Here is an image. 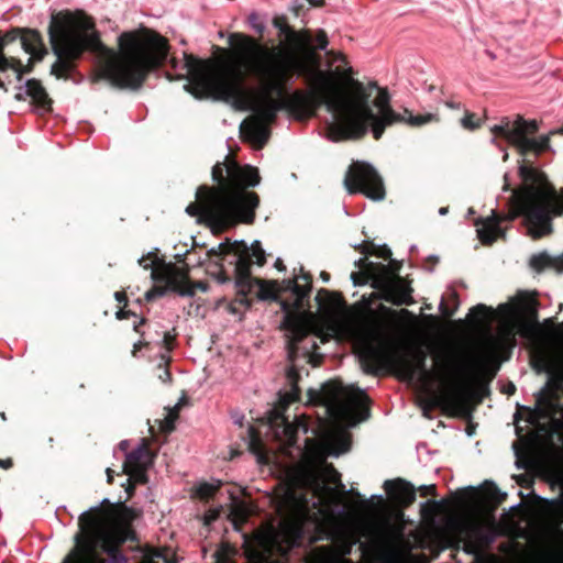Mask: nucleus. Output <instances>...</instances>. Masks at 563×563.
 <instances>
[{
	"label": "nucleus",
	"instance_id": "1",
	"mask_svg": "<svg viewBox=\"0 0 563 563\" xmlns=\"http://www.w3.org/2000/svg\"><path fill=\"white\" fill-rule=\"evenodd\" d=\"M273 24L288 42L283 57L250 36L236 33L229 37L238 65L257 84L251 99L253 117L240 126L252 143L262 147L268 141L269 124L282 110L303 120L324 106L333 117L328 125V137L333 142L358 140L369 129L379 140L387 126L404 120L391 109L386 89L351 77L352 68H344V55L334 54L336 67L321 70L309 48L308 33L295 32L284 18H275Z\"/></svg>",
	"mask_w": 563,
	"mask_h": 563
},
{
	"label": "nucleus",
	"instance_id": "2",
	"mask_svg": "<svg viewBox=\"0 0 563 563\" xmlns=\"http://www.w3.org/2000/svg\"><path fill=\"white\" fill-rule=\"evenodd\" d=\"M49 42L57 59L51 73L67 78L74 60L85 49L97 56L98 71L93 81L108 80L119 88L137 89L147 75L167 59V40L154 31L123 32L118 37V51L104 46L95 22L82 11L53 15L48 26Z\"/></svg>",
	"mask_w": 563,
	"mask_h": 563
},
{
	"label": "nucleus",
	"instance_id": "3",
	"mask_svg": "<svg viewBox=\"0 0 563 563\" xmlns=\"http://www.w3.org/2000/svg\"><path fill=\"white\" fill-rule=\"evenodd\" d=\"M355 347L363 369L367 374L377 373L380 367H389L405 380L416 377L423 384L437 380L442 386V401L456 410H464L475 397L482 400L478 391L483 383L475 388L474 358L461 356L452 350H444L435 356V368L427 367V354L422 349L408 347L406 353L391 350L389 339L380 328L365 330L356 340Z\"/></svg>",
	"mask_w": 563,
	"mask_h": 563
},
{
	"label": "nucleus",
	"instance_id": "4",
	"mask_svg": "<svg viewBox=\"0 0 563 563\" xmlns=\"http://www.w3.org/2000/svg\"><path fill=\"white\" fill-rule=\"evenodd\" d=\"M518 173L522 184L515 189L510 188L508 174L504 176L503 189L511 191L508 213L492 211L490 217L476 221L477 236L484 244H492L504 236L500 223L518 217L523 218L530 238L538 240L548 236L553 232V219L563 214V189L559 195L547 176L532 166L521 164Z\"/></svg>",
	"mask_w": 563,
	"mask_h": 563
},
{
	"label": "nucleus",
	"instance_id": "5",
	"mask_svg": "<svg viewBox=\"0 0 563 563\" xmlns=\"http://www.w3.org/2000/svg\"><path fill=\"white\" fill-rule=\"evenodd\" d=\"M212 179L217 187L201 186L197 190L198 203H190L186 212L199 216L207 223L224 228L235 222L252 223L260 198L255 192L246 191L247 187L260 184L258 169L251 165H239L227 158L212 168Z\"/></svg>",
	"mask_w": 563,
	"mask_h": 563
},
{
	"label": "nucleus",
	"instance_id": "6",
	"mask_svg": "<svg viewBox=\"0 0 563 563\" xmlns=\"http://www.w3.org/2000/svg\"><path fill=\"white\" fill-rule=\"evenodd\" d=\"M325 485L319 467L301 465L297 467L283 493L278 496L277 511L280 516L278 528L269 527L255 534L254 545H250L247 563H280L272 558L274 552L285 553L299 544L303 525L310 519V500L302 490L313 496L323 494Z\"/></svg>",
	"mask_w": 563,
	"mask_h": 563
},
{
	"label": "nucleus",
	"instance_id": "7",
	"mask_svg": "<svg viewBox=\"0 0 563 563\" xmlns=\"http://www.w3.org/2000/svg\"><path fill=\"white\" fill-rule=\"evenodd\" d=\"M317 400L322 402L325 419L320 420L318 440L306 439V454L322 464L328 456H339L350 450V434L345 430L367 419L368 397L365 390L343 386L338 382L325 383L317 393Z\"/></svg>",
	"mask_w": 563,
	"mask_h": 563
},
{
	"label": "nucleus",
	"instance_id": "8",
	"mask_svg": "<svg viewBox=\"0 0 563 563\" xmlns=\"http://www.w3.org/2000/svg\"><path fill=\"white\" fill-rule=\"evenodd\" d=\"M362 536L341 532L334 547L316 548L308 563H376L386 562L396 554L405 537V525L400 517L382 515L361 526Z\"/></svg>",
	"mask_w": 563,
	"mask_h": 563
},
{
	"label": "nucleus",
	"instance_id": "9",
	"mask_svg": "<svg viewBox=\"0 0 563 563\" xmlns=\"http://www.w3.org/2000/svg\"><path fill=\"white\" fill-rule=\"evenodd\" d=\"M75 547L63 563H126L118 548L134 538L115 511L91 507L79 516Z\"/></svg>",
	"mask_w": 563,
	"mask_h": 563
},
{
	"label": "nucleus",
	"instance_id": "10",
	"mask_svg": "<svg viewBox=\"0 0 563 563\" xmlns=\"http://www.w3.org/2000/svg\"><path fill=\"white\" fill-rule=\"evenodd\" d=\"M166 77L169 80L186 79L184 89L197 99L236 100L245 95V74L236 60L217 67L210 60L183 53V58L172 56Z\"/></svg>",
	"mask_w": 563,
	"mask_h": 563
},
{
	"label": "nucleus",
	"instance_id": "11",
	"mask_svg": "<svg viewBox=\"0 0 563 563\" xmlns=\"http://www.w3.org/2000/svg\"><path fill=\"white\" fill-rule=\"evenodd\" d=\"M299 271L300 273L295 274L292 279H286L282 285V290L289 291L292 297L290 301H282V309L285 312L282 327L286 332L288 360L292 363L299 353V343L310 333V325L305 314L300 312L302 301L311 290L310 276L303 273L302 267Z\"/></svg>",
	"mask_w": 563,
	"mask_h": 563
},
{
	"label": "nucleus",
	"instance_id": "12",
	"mask_svg": "<svg viewBox=\"0 0 563 563\" xmlns=\"http://www.w3.org/2000/svg\"><path fill=\"white\" fill-rule=\"evenodd\" d=\"M354 264L360 269L358 273L351 274L354 286L369 283L378 290L380 299L396 306H409L413 302L411 287L404 278L391 272L389 265L369 262L366 258H360Z\"/></svg>",
	"mask_w": 563,
	"mask_h": 563
},
{
	"label": "nucleus",
	"instance_id": "13",
	"mask_svg": "<svg viewBox=\"0 0 563 563\" xmlns=\"http://www.w3.org/2000/svg\"><path fill=\"white\" fill-rule=\"evenodd\" d=\"M151 277L156 285L145 292L147 301L163 297L168 291L191 297L196 294V290L206 292L209 289L208 284L205 282L190 283L188 279V268L178 267L174 264L163 263L155 265L152 268Z\"/></svg>",
	"mask_w": 563,
	"mask_h": 563
},
{
	"label": "nucleus",
	"instance_id": "14",
	"mask_svg": "<svg viewBox=\"0 0 563 563\" xmlns=\"http://www.w3.org/2000/svg\"><path fill=\"white\" fill-rule=\"evenodd\" d=\"M538 129L536 120L527 121L522 117H517L515 121L503 119L499 124L492 128V132L504 136L521 155H526L529 152L540 154L550 148V134L530 137Z\"/></svg>",
	"mask_w": 563,
	"mask_h": 563
},
{
	"label": "nucleus",
	"instance_id": "15",
	"mask_svg": "<svg viewBox=\"0 0 563 563\" xmlns=\"http://www.w3.org/2000/svg\"><path fill=\"white\" fill-rule=\"evenodd\" d=\"M453 532L457 547L462 543V550L474 556L473 563H486L482 550L495 541L490 528L474 517H467L454 522Z\"/></svg>",
	"mask_w": 563,
	"mask_h": 563
},
{
	"label": "nucleus",
	"instance_id": "16",
	"mask_svg": "<svg viewBox=\"0 0 563 563\" xmlns=\"http://www.w3.org/2000/svg\"><path fill=\"white\" fill-rule=\"evenodd\" d=\"M344 185L350 194L361 192L376 201L385 198L382 177L372 165L364 162L354 163L350 167Z\"/></svg>",
	"mask_w": 563,
	"mask_h": 563
},
{
	"label": "nucleus",
	"instance_id": "17",
	"mask_svg": "<svg viewBox=\"0 0 563 563\" xmlns=\"http://www.w3.org/2000/svg\"><path fill=\"white\" fill-rule=\"evenodd\" d=\"M265 420L268 432L285 448L296 444V437L299 430H302L303 433L309 431V427L303 418H298L295 423H290L288 418L277 408L271 409Z\"/></svg>",
	"mask_w": 563,
	"mask_h": 563
},
{
	"label": "nucleus",
	"instance_id": "18",
	"mask_svg": "<svg viewBox=\"0 0 563 563\" xmlns=\"http://www.w3.org/2000/svg\"><path fill=\"white\" fill-rule=\"evenodd\" d=\"M153 459L154 456L144 440L142 444L126 454L123 472L129 475V486L125 488L129 495L132 494L135 484H145L147 482L146 472L153 464Z\"/></svg>",
	"mask_w": 563,
	"mask_h": 563
},
{
	"label": "nucleus",
	"instance_id": "19",
	"mask_svg": "<svg viewBox=\"0 0 563 563\" xmlns=\"http://www.w3.org/2000/svg\"><path fill=\"white\" fill-rule=\"evenodd\" d=\"M384 488L387 495L400 505L408 506L416 499L413 486L404 479L385 481Z\"/></svg>",
	"mask_w": 563,
	"mask_h": 563
},
{
	"label": "nucleus",
	"instance_id": "20",
	"mask_svg": "<svg viewBox=\"0 0 563 563\" xmlns=\"http://www.w3.org/2000/svg\"><path fill=\"white\" fill-rule=\"evenodd\" d=\"M21 46L31 55L30 60H42L47 53L40 33L35 30H27L23 33L21 36Z\"/></svg>",
	"mask_w": 563,
	"mask_h": 563
},
{
	"label": "nucleus",
	"instance_id": "21",
	"mask_svg": "<svg viewBox=\"0 0 563 563\" xmlns=\"http://www.w3.org/2000/svg\"><path fill=\"white\" fill-rule=\"evenodd\" d=\"M500 311L504 312V317L499 322L498 331L501 336V340L509 344H515L516 338V313L511 307L508 305H501L499 307Z\"/></svg>",
	"mask_w": 563,
	"mask_h": 563
},
{
	"label": "nucleus",
	"instance_id": "22",
	"mask_svg": "<svg viewBox=\"0 0 563 563\" xmlns=\"http://www.w3.org/2000/svg\"><path fill=\"white\" fill-rule=\"evenodd\" d=\"M253 264L250 262L243 254H240L236 258L235 263V285L239 288L240 292L246 294L250 291L252 283H251V273L250 266Z\"/></svg>",
	"mask_w": 563,
	"mask_h": 563
},
{
	"label": "nucleus",
	"instance_id": "23",
	"mask_svg": "<svg viewBox=\"0 0 563 563\" xmlns=\"http://www.w3.org/2000/svg\"><path fill=\"white\" fill-rule=\"evenodd\" d=\"M530 265L538 272L545 268H554L558 272H563V254L553 256L547 252L538 253L530 258Z\"/></svg>",
	"mask_w": 563,
	"mask_h": 563
},
{
	"label": "nucleus",
	"instance_id": "24",
	"mask_svg": "<svg viewBox=\"0 0 563 563\" xmlns=\"http://www.w3.org/2000/svg\"><path fill=\"white\" fill-rule=\"evenodd\" d=\"M142 563H176L175 555L167 549H145Z\"/></svg>",
	"mask_w": 563,
	"mask_h": 563
},
{
	"label": "nucleus",
	"instance_id": "25",
	"mask_svg": "<svg viewBox=\"0 0 563 563\" xmlns=\"http://www.w3.org/2000/svg\"><path fill=\"white\" fill-rule=\"evenodd\" d=\"M551 382H548L547 386L538 395V406L541 407V415L543 417H551L555 412V399L549 391V385Z\"/></svg>",
	"mask_w": 563,
	"mask_h": 563
},
{
	"label": "nucleus",
	"instance_id": "26",
	"mask_svg": "<svg viewBox=\"0 0 563 563\" xmlns=\"http://www.w3.org/2000/svg\"><path fill=\"white\" fill-rule=\"evenodd\" d=\"M490 314L492 311L487 306L478 303L470 309L468 318L473 324L481 325L489 319Z\"/></svg>",
	"mask_w": 563,
	"mask_h": 563
},
{
	"label": "nucleus",
	"instance_id": "27",
	"mask_svg": "<svg viewBox=\"0 0 563 563\" xmlns=\"http://www.w3.org/2000/svg\"><path fill=\"white\" fill-rule=\"evenodd\" d=\"M250 262L258 266L264 265L266 262L265 252L258 241H254L250 250H245L243 254Z\"/></svg>",
	"mask_w": 563,
	"mask_h": 563
},
{
	"label": "nucleus",
	"instance_id": "28",
	"mask_svg": "<svg viewBox=\"0 0 563 563\" xmlns=\"http://www.w3.org/2000/svg\"><path fill=\"white\" fill-rule=\"evenodd\" d=\"M97 507H100L103 510L111 509V510L115 511V514L118 515L120 520L122 522H124V525L130 527V521L132 520V517L130 516L131 511L126 507H117V506L110 504L108 498L102 499L100 505H98Z\"/></svg>",
	"mask_w": 563,
	"mask_h": 563
},
{
	"label": "nucleus",
	"instance_id": "29",
	"mask_svg": "<svg viewBox=\"0 0 563 563\" xmlns=\"http://www.w3.org/2000/svg\"><path fill=\"white\" fill-rule=\"evenodd\" d=\"M327 298L328 299V308L330 310H335L341 305V299L338 295L331 294L330 291L322 289L317 295V300L320 301V305H322V300Z\"/></svg>",
	"mask_w": 563,
	"mask_h": 563
},
{
	"label": "nucleus",
	"instance_id": "30",
	"mask_svg": "<svg viewBox=\"0 0 563 563\" xmlns=\"http://www.w3.org/2000/svg\"><path fill=\"white\" fill-rule=\"evenodd\" d=\"M27 93L32 96L36 101L44 102L46 99V92L44 88L36 81H27L26 84Z\"/></svg>",
	"mask_w": 563,
	"mask_h": 563
},
{
	"label": "nucleus",
	"instance_id": "31",
	"mask_svg": "<svg viewBox=\"0 0 563 563\" xmlns=\"http://www.w3.org/2000/svg\"><path fill=\"white\" fill-rule=\"evenodd\" d=\"M437 120H438V117L433 113L418 114V115L409 114V117L407 119V123L412 126H421V125L428 124V123H430L432 121H437Z\"/></svg>",
	"mask_w": 563,
	"mask_h": 563
},
{
	"label": "nucleus",
	"instance_id": "32",
	"mask_svg": "<svg viewBox=\"0 0 563 563\" xmlns=\"http://www.w3.org/2000/svg\"><path fill=\"white\" fill-rule=\"evenodd\" d=\"M168 362H169V357L166 355V354H162L161 355V362L158 363L157 365V369H158V379L162 380L163 383H169L170 379H172V376H170V373L168 371Z\"/></svg>",
	"mask_w": 563,
	"mask_h": 563
},
{
	"label": "nucleus",
	"instance_id": "33",
	"mask_svg": "<svg viewBox=\"0 0 563 563\" xmlns=\"http://www.w3.org/2000/svg\"><path fill=\"white\" fill-rule=\"evenodd\" d=\"M221 482H217V484L213 483H201L197 489L196 493L200 498H209L214 494V492L220 487Z\"/></svg>",
	"mask_w": 563,
	"mask_h": 563
},
{
	"label": "nucleus",
	"instance_id": "34",
	"mask_svg": "<svg viewBox=\"0 0 563 563\" xmlns=\"http://www.w3.org/2000/svg\"><path fill=\"white\" fill-rule=\"evenodd\" d=\"M249 439H250V449L254 453H258L261 450V434L256 431L253 426L249 427Z\"/></svg>",
	"mask_w": 563,
	"mask_h": 563
},
{
	"label": "nucleus",
	"instance_id": "35",
	"mask_svg": "<svg viewBox=\"0 0 563 563\" xmlns=\"http://www.w3.org/2000/svg\"><path fill=\"white\" fill-rule=\"evenodd\" d=\"M249 23L258 34H262L265 31V24L260 20L257 13L252 12L249 15Z\"/></svg>",
	"mask_w": 563,
	"mask_h": 563
},
{
	"label": "nucleus",
	"instance_id": "36",
	"mask_svg": "<svg viewBox=\"0 0 563 563\" xmlns=\"http://www.w3.org/2000/svg\"><path fill=\"white\" fill-rule=\"evenodd\" d=\"M461 124L464 129L467 130H475L479 128V121L475 120V115L473 113H466L464 118H462Z\"/></svg>",
	"mask_w": 563,
	"mask_h": 563
},
{
	"label": "nucleus",
	"instance_id": "37",
	"mask_svg": "<svg viewBox=\"0 0 563 563\" xmlns=\"http://www.w3.org/2000/svg\"><path fill=\"white\" fill-rule=\"evenodd\" d=\"M316 43L318 49H324L328 45V37L324 31H319L316 35Z\"/></svg>",
	"mask_w": 563,
	"mask_h": 563
},
{
	"label": "nucleus",
	"instance_id": "38",
	"mask_svg": "<svg viewBox=\"0 0 563 563\" xmlns=\"http://www.w3.org/2000/svg\"><path fill=\"white\" fill-rule=\"evenodd\" d=\"M179 410V404L175 405L173 411L169 412L168 415V419L166 420V423H167V427L166 429L167 430H172L174 428V420L177 416V411Z\"/></svg>",
	"mask_w": 563,
	"mask_h": 563
},
{
	"label": "nucleus",
	"instance_id": "39",
	"mask_svg": "<svg viewBox=\"0 0 563 563\" xmlns=\"http://www.w3.org/2000/svg\"><path fill=\"white\" fill-rule=\"evenodd\" d=\"M325 471H329L330 481L335 483L340 481V474L331 465L325 466Z\"/></svg>",
	"mask_w": 563,
	"mask_h": 563
},
{
	"label": "nucleus",
	"instance_id": "40",
	"mask_svg": "<svg viewBox=\"0 0 563 563\" xmlns=\"http://www.w3.org/2000/svg\"><path fill=\"white\" fill-rule=\"evenodd\" d=\"M420 490L422 493L423 496H427V495H433L435 493V486L434 485H422L420 487Z\"/></svg>",
	"mask_w": 563,
	"mask_h": 563
},
{
	"label": "nucleus",
	"instance_id": "41",
	"mask_svg": "<svg viewBox=\"0 0 563 563\" xmlns=\"http://www.w3.org/2000/svg\"><path fill=\"white\" fill-rule=\"evenodd\" d=\"M287 376L289 378V380H291L292 383L296 382V379L298 378V372L297 369L295 368L294 365H291L288 369H287Z\"/></svg>",
	"mask_w": 563,
	"mask_h": 563
},
{
	"label": "nucleus",
	"instance_id": "42",
	"mask_svg": "<svg viewBox=\"0 0 563 563\" xmlns=\"http://www.w3.org/2000/svg\"><path fill=\"white\" fill-rule=\"evenodd\" d=\"M390 255H391L390 250H388V249H386V247L382 249V250L379 251V253H378V256L384 257V258H389V257H390Z\"/></svg>",
	"mask_w": 563,
	"mask_h": 563
},
{
	"label": "nucleus",
	"instance_id": "43",
	"mask_svg": "<svg viewBox=\"0 0 563 563\" xmlns=\"http://www.w3.org/2000/svg\"><path fill=\"white\" fill-rule=\"evenodd\" d=\"M139 264H140L141 266H143L145 269H147V268L152 267V265H153V263H152V264H151V263H148V262H147V258H146V257H144V256H143V257H141V258L139 260Z\"/></svg>",
	"mask_w": 563,
	"mask_h": 563
},
{
	"label": "nucleus",
	"instance_id": "44",
	"mask_svg": "<svg viewBox=\"0 0 563 563\" xmlns=\"http://www.w3.org/2000/svg\"><path fill=\"white\" fill-rule=\"evenodd\" d=\"M114 297L117 299L118 302H123L126 300V297H125V294L124 292H121V291H117L114 294Z\"/></svg>",
	"mask_w": 563,
	"mask_h": 563
},
{
	"label": "nucleus",
	"instance_id": "45",
	"mask_svg": "<svg viewBox=\"0 0 563 563\" xmlns=\"http://www.w3.org/2000/svg\"><path fill=\"white\" fill-rule=\"evenodd\" d=\"M106 473H107V482H108L109 484H111V483H112V481H113V471H112L111 468H109V467H108V468H107V471H106Z\"/></svg>",
	"mask_w": 563,
	"mask_h": 563
},
{
	"label": "nucleus",
	"instance_id": "46",
	"mask_svg": "<svg viewBox=\"0 0 563 563\" xmlns=\"http://www.w3.org/2000/svg\"><path fill=\"white\" fill-rule=\"evenodd\" d=\"M229 249H231V247L225 245V244H223V243H220L219 246H218L219 254L225 253L227 251H229Z\"/></svg>",
	"mask_w": 563,
	"mask_h": 563
},
{
	"label": "nucleus",
	"instance_id": "47",
	"mask_svg": "<svg viewBox=\"0 0 563 563\" xmlns=\"http://www.w3.org/2000/svg\"><path fill=\"white\" fill-rule=\"evenodd\" d=\"M12 465L10 460H0V466L3 468H9Z\"/></svg>",
	"mask_w": 563,
	"mask_h": 563
},
{
	"label": "nucleus",
	"instance_id": "48",
	"mask_svg": "<svg viewBox=\"0 0 563 563\" xmlns=\"http://www.w3.org/2000/svg\"><path fill=\"white\" fill-rule=\"evenodd\" d=\"M143 346V343L141 341L134 343L133 345V355H136V352Z\"/></svg>",
	"mask_w": 563,
	"mask_h": 563
},
{
	"label": "nucleus",
	"instance_id": "49",
	"mask_svg": "<svg viewBox=\"0 0 563 563\" xmlns=\"http://www.w3.org/2000/svg\"><path fill=\"white\" fill-rule=\"evenodd\" d=\"M216 517H217V516H216V514H213V512H212V514L207 515V516H206V522H207V523H210L212 520H214V519H216Z\"/></svg>",
	"mask_w": 563,
	"mask_h": 563
},
{
	"label": "nucleus",
	"instance_id": "50",
	"mask_svg": "<svg viewBox=\"0 0 563 563\" xmlns=\"http://www.w3.org/2000/svg\"><path fill=\"white\" fill-rule=\"evenodd\" d=\"M355 249L360 250L361 253H367L368 252V249L362 244L355 246Z\"/></svg>",
	"mask_w": 563,
	"mask_h": 563
},
{
	"label": "nucleus",
	"instance_id": "51",
	"mask_svg": "<svg viewBox=\"0 0 563 563\" xmlns=\"http://www.w3.org/2000/svg\"><path fill=\"white\" fill-rule=\"evenodd\" d=\"M321 278L323 279V282H329L330 279V275L325 272H322L321 273Z\"/></svg>",
	"mask_w": 563,
	"mask_h": 563
},
{
	"label": "nucleus",
	"instance_id": "52",
	"mask_svg": "<svg viewBox=\"0 0 563 563\" xmlns=\"http://www.w3.org/2000/svg\"><path fill=\"white\" fill-rule=\"evenodd\" d=\"M439 213H440L441 216L446 214V213H448V208H446V207H442V208H440V209H439Z\"/></svg>",
	"mask_w": 563,
	"mask_h": 563
},
{
	"label": "nucleus",
	"instance_id": "53",
	"mask_svg": "<svg viewBox=\"0 0 563 563\" xmlns=\"http://www.w3.org/2000/svg\"><path fill=\"white\" fill-rule=\"evenodd\" d=\"M218 280H219V283L223 284V283H225L228 280V278L222 276V275H219L218 276Z\"/></svg>",
	"mask_w": 563,
	"mask_h": 563
},
{
	"label": "nucleus",
	"instance_id": "54",
	"mask_svg": "<svg viewBox=\"0 0 563 563\" xmlns=\"http://www.w3.org/2000/svg\"><path fill=\"white\" fill-rule=\"evenodd\" d=\"M446 106L452 108V109L459 108V104H455L453 102H446Z\"/></svg>",
	"mask_w": 563,
	"mask_h": 563
},
{
	"label": "nucleus",
	"instance_id": "55",
	"mask_svg": "<svg viewBox=\"0 0 563 563\" xmlns=\"http://www.w3.org/2000/svg\"><path fill=\"white\" fill-rule=\"evenodd\" d=\"M123 313H124V312H123L122 310H120V311L117 313L118 319L123 318Z\"/></svg>",
	"mask_w": 563,
	"mask_h": 563
},
{
	"label": "nucleus",
	"instance_id": "56",
	"mask_svg": "<svg viewBox=\"0 0 563 563\" xmlns=\"http://www.w3.org/2000/svg\"><path fill=\"white\" fill-rule=\"evenodd\" d=\"M235 422L241 426L242 424V418L241 419L236 418Z\"/></svg>",
	"mask_w": 563,
	"mask_h": 563
},
{
	"label": "nucleus",
	"instance_id": "57",
	"mask_svg": "<svg viewBox=\"0 0 563 563\" xmlns=\"http://www.w3.org/2000/svg\"><path fill=\"white\" fill-rule=\"evenodd\" d=\"M235 422L241 426L242 424V418L241 419L236 418Z\"/></svg>",
	"mask_w": 563,
	"mask_h": 563
},
{
	"label": "nucleus",
	"instance_id": "58",
	"mask_svg": "<svg viewBox=\"0 0 563 563\" xmlns=\"http://www.w3.org/2000/svg\"><path fill=\"white\" fill-rule=\"evenodd\" d=\"M217 563H225V562H224V560H221L220 558H218Z\"/></svg>",
	"mask_w": 563,
	"mask_h": 563
},
{
	"label": "nucleus",
	"instance_id": "59",
	"mask_svg": "<svg viewBox=\"0 0 563 563\" xmlns=\"http://www.w3.org/2000/svg\"><path fill=\"white\" fill-rule=\"evenodd\" d=\"M507 158H508V153L506 152V153L504 154V161H507Z\"/></svg>",
	"mask_w": 563,
	"mask_h": 563
},
{
	"label": "nucleus",
	"instance_id": "60",
	"mask_svg": "<svg viewBox=\"0 0 563 563\" xmlns=\"http://www.w3.org/2000/svg\"><path fill=\"white\" fill-rule=\"evenodd\" d=\"M349 493L354 494V495H356V496H360V493H354L352 489H351V490H349Z\"/></svg>",
	"mask_w": 563,
	"mask_h": 563
},
{
	"label": "nucleus",
	"instance_id": "61",
	"mask_svg": "<svg viewBox=\"0 0 563 563\" xmlns=\"http://www.w3.org/2000/svg\"><path fill=\"white\" fill-rule=\"evenodd\" d=\"M125 444H126V442H125V441H122V442L120 443V446H121V448H123Z\"/></svg>",
	"mask_w": 563,
	"mask_h": 563
},
{
	"label": "nucleus",
	"instance_id": "62",
	"mask_svg": "<svg viewBox=\"0 0 563 563\" xmlns=\"http://www.w3.org/2000/svg\"><path fill=\"white\" fill-rule=\"evenodd\" d=\"M309 2H310L311 4H313V5H314V4H317V1H314V0H309Z\"/></svg>",
	"mask_w": 563,
	"mask_h": 563
},
{
	"label": "nucleus",
	"instance_id": "63",
	"mask_svg": "<svg viewBox=\"0 0 563 563\" xmlns=\"http://www.w3.org/2000/svg\"><path fill=\"white\" fill-rule=\"evenodd\" d=\"M514 390H515V386H514V385H511V386H510V391H509V393H512Z\"/></svg>",
	"mask_w": 563,
	"mask_h": 563
},
{
	"label": "nucleus",
	"instance_id": "64",
	"mask_svg": "<svg viewBox=\"0 0 563 563\" xmlns=\"http://www.w3.org/2000/svg\"><path fill=\"white\" fill-rule=\"evenodd\" d=\"M167 340H168V335H167V334H165V335H164V341H165V342H167Z\"/></svg>",
	"mask_w": 563,
	"mask_h": 563
}]
</instances>
